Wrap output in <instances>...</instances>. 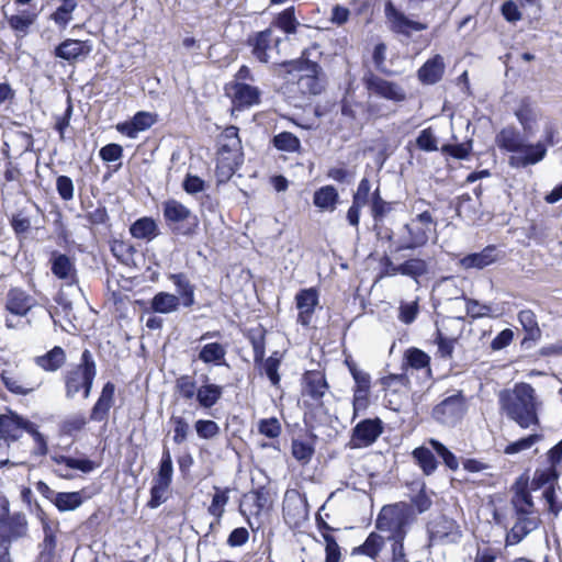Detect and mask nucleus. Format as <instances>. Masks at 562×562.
Segmentation results:
<instances>
[{"label":"nucleus","instance_id":"7c9ffc66","mask_svg":"<svg viewBox=\"0 0 562 562\" xmlns=\"http://www.w3.org/2000/svg\"><path fill=\"white\" fill-rule=\"evenodd\" d=\"M157 120L158 115L156 113L138 111L131 120L117 123L115 128L120 134L128 138H136L139 132L150 128Z\"/></svg>","mask_w":562,"mask_h":562},{"label":"nucleus","instance_id":"680f3d73","mask_svg":"<svg viewBox=\"0 0 562 562\" xmlns=\"http://www.w3.org/2000/svg\"><path fill=\"white\" fill-rule=\"evenodd\" d=\"M457 338L447 337L439 328L434 335V342L437 345V356L441 359H452Z\"/></svg>","mask_w":562,"mask_h":562},{"label":"nucleus","instance_id":"c756f323","mask_svg":"<svg viewBox=\"0 0 562 562\" xmlns=\"http://www.w3.org/2000/svg\"><path fill=\"white\" fill-rule=\"evenodd\" d=\"M371 181L363 177L352 194V203L347 211L349 225L358 227L360 223L361 209L371 204Z\"/></svg>","mask_w":562,"mask_h":562},{"label":"nucleus","instance_id":"a18cd8bd","mask_svg":"<svg viewBox=\"0 0 562 562\" xmlns=\"http://www.w3.org/2000/svg\"><path fill=\"white\" fill-rule=\"evenodd\" d=\"M395 202L385 201L378 187L371 194L370 213L374 222V231L380 227L385 216L394 210Z\"/></svg>","mask_w":562,"mask_h":562},{"label":"nucleus","instance_id":"f3484780","mask_svg":"<svg viewBox=\"0 0 562 562\" xmlns=\"http://www.w3.org/2000/svg\"><path fill=\"white\" fill-rule=\"evenodd\" d=\"M432 506V499L428 493L425 484L422 488L411 497L409 503L397 502L394 504L384 505L380 512L394 509L397 513H402L407 519V527L411 526L416 515L428 512Z\"/></svg>","mask_w":562,"mask_h":562},{"label":"nucleus","instance_id":"2f4dec72","mask_svg":"<svg viewBox=\"0 0 562 562\" xmlns=\"http://www.w3.org/2000/svg\"><path fill=\"white\" fill-rule=\"evenodd\" d=\"M38 14L36 8L30 5V8L20 10L18 13L5 15V21L15 36L24 37L37 21Z\"/></svg>","mask_w":562,"mask_h":562},{"label":"nucleus","instance_id":"69168bd1","mask_svg":"<svg viewBox=\"0 0 562 562\" xmlns=\"http://www.w3.org/2000/svg\"><path fill=\"white\" fill-rule=\"evenodd\" d=\"M472 149H473L472 140H465L460 144H443L440 147L441 154L450 156L458 160L468 159L472 153Z\"/></svg>","mask_w":562,"mask_h":562},{"label":"nucleus","instance_id":"864d4df0","mask_svg":"<svg viewBox=\"0 0 562 562\" xmlns=\"http://www.w3.org/2000/svg\"><path fill=\"white\" fill-rule=\"evenodd\" d=\"M226 348L220 342L205 344L199 351V360L209 364L222 366L225 363Z\"/></svg>","mask_w":562,"mask_h":562},{"label":"nucleus","instance_id":"bf43d9fd","mask_svg":"<svg viewBox=\"0 0 562 562\" xmlns=\"http://www.w3.org/2000/svg\"><path fill=\"white\" fill-rule=\"evenodd\" d=\"M61 4L50 14L49 19L59 29H66L72 19V12L77 8L76 0H60Z\"/></svg>","mask_w":562,"mask_h":562},{"label":"nucleus","instance_id":"a878e982","mask_svg":"<svg viewBox=\"0 0 562 562\" xmlns=\"http://www.w3.org/2000/svg\"><path fill=\"white\" fill-rule=\"evenodd\" d=\"M92 50L89 41L66 38L54 48V56L67 61L69 65H76L85 60Z\"/></svg>","mask_w":562,"mask_h":562},{"label":"nucleus","instance_id":"09e8293b","mask_svg":"<svg viewBox=\"0 0 562 562\" xmlns=\"http://www.w3.org/2000/svg\"><path fill=\"white\" fill-rule=\"evenodd\" d=\"M412 458L415 464L422 470L423 474L426 476L434 474L438 468V461L434 452L427 447H416L412 451Z\"/></svg>","mask_w":562,"mask_h":562},{"label":"nucleus","instance_id":"9d476101","mask_svg":"<svg viewBox=\"0 0 562 562\" xmlns=\"http://www.w3.org/2000/svg\"><path fill=\"white\" fill-rule=\"evenodd\" d=\"M164 221L171 234L193 236L199 227V220L189 207L175 199L162 202Z\"/></svg>","mask_w":562,"mask_h":562},{"label":"nucleus","instance_id":"c85d7f7f","mask_svg":"<svg viewBox=\"0 0 562 562\" xmlns=\"http://www.w3.org/2000/svg\"><path fill=\"white\" fill-rule=\"evenodd\" d=\"M36 305V300L22 288H10L5 295L4 310L12 316L25 317Z\"/></svg>","mask_w":562,"mask_h":562},{"label":"nucleus","instance_id":"4be33fe9","mask_svg":"<svg viewBox=\"0 0 562 562\" xmlns=\"http://www.w3.org/2000/svg\"><path fill=\"white\" fill-rule=\"evenodd\" d=\"M506 258V252L501 250L497 245L485 246L479 252H471L460 259L459 265L465 269L483 270L484 268L502 262Z\"/></svg>","mask_w":562,"mask_h":562},{"label":"nucleus","instance_id":"aec40b11","mask_svg":"<svg viewBox=\"0 0 562 562\" xmlns=\"http://www.w3.org/2000/svg\"><path fill=\"white\" fill-rule=\"evenodd\" d=\"M297 310L296 323L303 328H311L315 311L319 304V291L315 286L304 288L294 296Z\"/></svg>","mask_w":562,"mask_h":562},{"label":"nucleus","instance_id":"603ef678","mask_svg":"<svg viewBox=\"0 0 562 562\" xmlns=\"http://www.w3.org/2000/svg\"><path fill=\"white\" fill-rule=\"evenodd\" d=\"M245 497L247 502H251L249 513L254 516H259L263 510L269 509L272 504L270 492L265 486L251 491Z\"/></svg>","mask_w":562,"mask_h":562},{"label":"nucleus","instance_id":"20e7f679","mask_svg":"<svg viewBox=\"0 0 562 562\" xmlns=\"http://www.w3.org/2000/svg\"><path fill=\"white\" fill-rule=\"evenodd\" d=\"M244 161L239 130L229 125L217 137L215 173L218 181H227Z\"/></svg>","mask_w":562,"mask_h":562},{"label":"nucleus","instance_id":"de8ad7c7","mask_svg":"<svg viewBox=\"0 0 562 562\" xmlns=\"http://www.w3.org/2000/svg\"><path fill=\"white\" fill-rule=\"evenodd\" d=\"M338 202L339 193L331 184L321 187L313 194L314 205L322 211L335 210Z\"/></svg>","mask_w":562,"mask_h":562},{"label":"nucleus","instance_id":"8fccbe9b","mask_svg":"<svg viewBox=\"0 0 562 562\" xmlns=\"http://www.w3.org/2000/svg\"><path fill=\"white\" fill-rule=\"evenodd\" d=\"M497 146L508 153H519L522 148V137L515 127L508 126L501 130L496 135Z\"/></svg>","mask_w":562,"mask_h":562},{"label":"nucleus","instance_id":"a211bd4d","mask_svg":"<svg viewBox=\"0 0 562 562\" xmlns=\"http://www.w3.org/2000/svg\"><path fill=\"white\" fill-rule=\"evenodd\" d=\"M383 432V423L380 418H366L360 420L351 431L347 447L362 449L372 446Z\"/></svg>","mask_w":562,"mask_h":562},{"label":"nucleus","instance_id":"4d7b16f0","mask_svg":"<svg viewBox=\"0 0 562 562\" xmlns=\"http://www.w3.org/2000/svg\"><path fill=\"white\" fill-rule=\"evenodd\" d=\"M274 148L286 153H300L301 140L292 132L283 131L272 137Z\"/></svg>","mask_w":562,"mask_h":562},{"label":"nucleus","instance_id":"0eeeda50","mask_svg":"<svg viewBox=\"0 0 562 562\" xmlns=\"http://www.w3.org/2000/svg\"><path fill=\"white\" fill-rule=\"evenodd\" d=\"M380 512L375 518V529L386 532V541L390 542L391 558L389 562H409L404 548V541L408 533L407 519L402 513L394 509Z\"/></svg>","mask_w":562,"mask_h":562},{"label":"nucleus","instance_id":"6e6552de","mask_svg":"<svg viewBox=\"0 0 562 562\" xmlns=\"http://www.w3.org/2000/svg\"><path fill=\"white\" fill-rule=\"evenodd\" d=\"M244 336L249 341L254 351V363L260 373H265L272 386L279 387L281 375L279 369L281 359L277 357L278 352H273L268 358L266 356L267 329L262 324L250 327L244 331Z\"/></svg>","mask_w":562,"mask_h":562},{"label":"nucleus","instance_id":"79ce46f5","mask_svg":"<svg viewBox=\"0 0 562 562\" xmlns=\"http://www.w3.org/2000/svg\"><path fill=\"white\" fill-rule=\"evenodd\" d=\"M0 380L4 387L14 395L26 396L38 387V384L23 382L10 370H2L0 373Z\"/></svg>","mask_w":562,"mask_h":562},{"label":"nucleus","instance_id":"ddd939ff","mask_svg":"<svg viewBox=\"0 0 562 562\" xmlns=\"http://www.w3.org/2000/svg\"><path fill=\"white\" fill-rule=\"evenodd\" d=\"M224 94L231 100L233 109L237 111L250 109L261 102V90L247 82H226Z\"/></svg>","mask_w":562,"mask_h":562},{"label":"nucleus","instance_id":"2eb2a0df","mask_svg":"<svg viewBox=\"0 0 562 562\" xmlns=\"http://www.w3.org/2000/svg\"><path fill=\"white\" fill-rule=\"evenodd\" d=\"M280 44L281 38L273 36L271 27L251 32L245 41V45L249 48L252 58L260 64H268L270 61V52L273 48H278Z\"/></svg>","mask_w":562,"mask_h":562},{"label":"nucleus","instance_id":"1a4fd4ad","mask_svg":"<svg viewBox=\"0 0 562 562\" xmlns=\"http://www.w3.org/2000/svg\"><path fill=\"white\" fill-rule=\"evenodd\" d=\"M329 383L321 370H306L301 379V397L305 412L326 413L324 397L329 392Z\"/></svg>","mask_w":562,"mask_h":562},{"label":"nucleus","instance_id":"e433bc0d","mask_svg":"<svg viewBox=\"0 0 562 562\" xmlns=\"http://www.w3.org/2000/svg\"><path fill=\"white\" fill-rule=\"evenodd\" d=\"M301 23L296 18V10L294 5H290L279 13H277L270 22L268 27L277 29L285 35H294L297 33Z\"/></svg>","mask_w":562,"mask_h":562},{"label":"nucleus","instance_id":"c9c22d12","mask_svg":"<svg viewBox=\"0 0 562 562\" xmlns=\"http://www.w3.org/2000/svg\"><path fill=\"white\" fill-rule=\"evenodd\" d=\"M203 384L196 391V402L204 409L212 408L223 396L224 387L216 383H209V376L203 374Z\"/></svg>","mask_w":562,"mask_h":562},{"label":"nucleus","instance_id":"5701e85b","mask_svg":"<svg viewBox=\"0 0 562 562\" xmlns=\"http://www.w3.org/2000/svg\"><path fill=\"white\" fill-rule=\"evenodd\" d=\"M550 467L536 469L533 477L529 481L530 490L537 491L547 484H553L559 477L555 467L562 461V439L547 452Z\"/></svg>","mask_w":562,"mask_h":562},{"label":"nucleus","instance_id":"423d86ee","mask_svg":"<svg viewBox=\"0 0 562 562\" xmlns=\"http://www.w3.org/2000/svg\"><path fill=\"white\" fill-rule=\"evenodd\" d=\"M95 376V360L92 352L89 349H85L80 355L79 362L72 364L63 373L65 396L74 398L76 395L81 394L82 398L87 400L91 394Z\"/></svg>","mask_w":562,"mask_h":562},{"label":"nucleus","instance_id":"13d9d810","mask_svg":"<svg viewBox=\"0 0 562 562\" xmlns=\"http://www.w3.org/2000/svg\"><path fill=\"white\" fill-rule=\"evenodd\" d=\"M405 364L415 370L427 369L430 371V357L424 350L411 347L404 352Z\"/></svg>","mask_w":562,"mask_h":562},{"label":"nucleus","instance_id":"412c9836","mask_svg":"<svg viewBox=\"0 0 562 562\" xmlns=\"http://www.w3.org/2000/svg\"><path fill=\"white\" fill-rule=\"evenodd\" d=\"M512 504L520 521H528L527 516L533 513V501L530 494L529 476L519 475L512 486Z\"/></svg>","mask_w":562,"mask_h":562},{"label":"nucleus","instance_id":"774afa93","mask_svg":"<svg viewBox=\"0 0 562 562\" xmlns=\"http://www.w3.org/2000/svg\"><path fill=\"white\" fill-rule=\"evenodd\" d=\"M258 431L267 438L276 439L281 435L282 426L277 417L262 418L258 423Z\"/></svg>","mask_w":562,"mask_h":562},{"label":"nucleus","instance_id":"052dcab7","mask_svg":"<svg viewBox=\"0 0 562 562\" xmlns=\"http://www.w3.org/2000/svg\"><path fill=\"white\" fill-rule=\"evenodd\" d=\"M83 503L81 492H58L54 505L59 512L75 510Z\"/></svg>","mask_w":562,"mask_h":562},{"label":"nucleus","instance_id":"4468645a","mask_svg":"<svg viewBox=\"0 0 562 562\" xmlns=\"http://www.w3.org/2000/svg\"><path fill=\"white\" fill-rule=\"evenodd\" d=\"M384 14L389 30L397 36L411 38L414 32H422L428 27L424 22L409 19L392 1L385 3Z\"/></svg>","mask_w":562,"mask_h":562},{"label":"nucleus","instance_id":"f8f14e48","mask_svg":"<svg viewBox=\"0 0 562 562\" xmlns=\"http://www.w3.org/2000/svg\"><path fill=\"white\" fill-rule=\"evenodd\" d=\"M362 85L369 97H376L393 103H402L407 98L401 85L384 79L371 70L363 75Z\"/></svg>","mask_w":562,"mask_h":562},{"label":"nucleus","instance_id":"dca6fc26","mask_svg":"<svg viewBox=\"0 0 562 562\" xmlns=\"http://www.w3.org/2000/svg\"><path fill=\"white\" fill-rule=\"evenodd\" d=\"M431 543H457L462 537L460 525L451 517L440 515L427 525Z\"/></svg>","mask_w":562,"mask_h":562},{"label":"nucleus","instance_id":"b1692460","mask_svg":"<svg viewBox=\"0 0 562 562\" xmlns=\"http://www.w3.org/2000/svg\"><path fill=\"white\" fill-rule=\"evenodd\" d=\"M31 423L32 420L8 408L7 413L0 414V439L8 443L18 441Z\"/></svg>","mask_w":562,"mask_h":562},{"label":"nucleus","instance_id":"cd10ccee","mask_svg":"<svg viewBox=\"0 0 562 562\" xmlns=\"http://www.w3.org/2000/svg\"><path fill=\"white\" fill-rule=\"evenodd\" d=\"M71 445L69 446H60L53 445L49 448V459L56 465H64L70 470H79L83 473H89L94 470L95 464L90 459H77L68 454Z\"/></svg>","mask_w":562,"mask_h":562},{"label":"nucleus","instance_id":"0e129e2a","mask_svg":"<svg viewBox=\"0 0 562 562\" xmlns=\"http://www.w3.org/2000/svg\"><path fill=\"white\" fill-rule=\"evenodd\" d=\"M429 446L437 453L439 458L442 459L443 464L451 471H457L459 469V461L456 454L450 451L442 442L437 439H429Z\"/></svg>","mask_w":562,"mask_h":562},{"label":"nucleus","instance_id":"f03ea898","mask_svg":"<svg viewBox=\"0 0 562 562\" xmlns=\"http://www.w3.org/2000/svg\"><path fill=\"white\" fill-rule=\"evenodd\" d=\"M310 49L304 48L297 58L274 64L277 76L290 83L292 92L302 100L319 95L326 87L321 64L310 59Z\"/></svg>","mask_w":562,"mask_h":562},{"label":"nucleus","instance_id":"f704fd0d","mask_svg":"<svg viewBox=\"0 0 562 562\" xmlns=\"http://www.w3.org/2000/svg\"><path fill=\"white\" fill-rule=\"evenodd\" d=\"M521 156H512L509 162L513 167H527L541 161L547 154V146L543 143L522 144L519 150Z\"/></svg>","mask_w":562,"mask_h":562},{"label":"nucleus","instance_id":"37998d69","mask_svg":"<svg viewBox=\"0 0 562 562\" xmlns=\"http://www.w3.org/2000/svg\"><path fill=\"white\" fill-rule=\"evenodd\" d=\"M168 279L173 283L179 293V299L184 307H191L195 303L194 285L183 272L170 273Z\"/></svg>","mask_w":562,"mask_h":562},{"label":"nucleus","instance_id":"e2e57ef3","mask_svg":"<svg viewBox=\"0 0 562 562\" xmlns=\"http://www.w3.org/2000/svg\"><path fill=\"white\" fill-rule=\"evenodd\" d=\"M175 389L179 396L184 401H191L196 397V382L193 376L189 374H182L177 378Z\"/></svg>","mask_w":562,"mask_h":562},{"label":"nucleus","instance_id":"a19ab883","mask_svg":"<svg viewBox=\"0 0 562 562\" xmlns=\"http://www.w3.org/2000/svg\"><path fill=\"white\" fill-rule=\"evenodd\" d=\"M386 538L382 537L379 532L372 531L368 535L364 542L351 550V555H364L375 561L384 544Z\"/></svg>","mask_w":562,"mask_h":562},{"label":"nucleus","instance_id":"39448f33","mask_svg":"<svg viewBox=\"0 0 562 562\" xmlns=\"http://www.w3.org/2000/svg\"><path fill=\"white\" fill-rule=\"evenodd\" d=\"M115 390L116 386L113 382H105L101 389V393L98 400L90 409L89 418H87L81 413L64 418L58 424L59 436H75L86 428L88 420L106 423L109 419L110 409L114 405Z\"/></svg>","mask_w":562,"mask_h":562},{"label":"nucleus","instance_id":"3c124183","mask_svg":"<svg viewBox=\"0 0 562 562\" xmlns=\"http://www.w3.org/2000/svg\"><path fill=\"white\" fill-rule=\"evenodd\" d=\"M214 494L212 496L211 504L207 507V513L215 519L216 524H220L224 513L225 506L229 501V487L214 486Z\"/></svg>","mask_w":562,"mask_h":562},{"label":"nucleus","instance_id":"72a5a7b5","mask_svg":"<svg viewBox=\"0 0 562 562\" xmlns=\"http://www.w3.org/2000/svg\"><path fill=\"white\" fill-rule=\"evenodd\" d=\"M445 74L443 57L439 54L427 59L417 70L418 80L423 85H435L439 82Z\"/></svg>","mask_w":562,"mask_h":562},{"label":"nucleus","instance_id":"7ed1b4c3","mask_svg":"<svg viewBox=\"0 0 562 562\" xmlns=\"http://www.w3.org/2000/svg\"><path fill=\"white\" fill-rule=\"evenodd\" d=\"M501 409L520 428L527 429L539 426V408L541 402L537 398L533 386L526 382L515 384L512 391L503 390L498 396Z\"/></svg>","mask_w":562,"mask_h":562},{"label":"nucleus","instance_id":"5fc2aeb1","mask_svg":"<svg viewBox=\"0 0 562 562\" xmlns=\"http://www.w3.org/2000/svg\"><path fill=\"white\" fill-rule=\"evenodd\" d=\"M43 521L44 539L42 542V549L40 551L38 559L41 562H52L55 555L57 540L55 531L49 526V522L45 519Z\"/></svg>","mask_w":562,"mask_h":562},{"label":"nucleus","instance_id":"338daca9","mask_svg":"<svg viewBox=\"0 0 562 562\" xmlns=\"http://www.w3.org/2000/svg\"><path fill=\"white\" fill-rule=\"evenodd\" d=\"M196 436L203 440H211L221 432L218 424L212 419H198L194 423Z\"/></svg>","mask_w":562,"mask_h":562},{"label":"nucleus","instance_id":"f257e3e1","mask_svg":"<svg viewBox=\"0 0 562 562\" xmlns=\"http://www.w3.org/2000/svg\"><path fill=\"white\" fill-rule=\"evenodd\" d=\"M437 238V220L429 210L409 218L395 236L393 229L381 224L376 227V239L389 245V252L380 259L379 278L403 276L416 282L429 273L427 260L420 257H411L401 263H394L393 259H400L403 251H415L425 248Z\"/></svg>","mask_w":562,"mask_h":562},{"label":"nucleus","instance_id":"6e6d98bb","mask_svg":"<svg viewBox=\"0 0 562 562\" xmlns=\"http://www.w3.org/2000/svg\"><path fill=\"white\" fill-rule=\"evenodd\" d=\"M26 434L33 439V448L31 454L35 458H44L48 456L49 446L47 437L40 431V426L32 422Z\"/></svg>","mask_w":562,"mask_h":562},{"label":"nucleus","instance_id":"bb28decb","mask_svg":"<svg viewBox=\"0 0 562 562\" xmlns=\"http://www.w3.org/2000/svg\"><path fill=\"white\" fill-rule=\"evenodd\" d=\"M0 535L11 542L29 536V521L23 512L8 513L0 518Z\"/></svg>","mask_w":562,"mask_h":562},{"label":"nucleus","instance_id":"49530a36","mask_svg":"<svg viewBox=\"0 0 562 562\" xmlns=\"http://www.w3.org/2000/svg\"><path fill=\"white\" fill-rule=\"evenodd\" d=\"M181 305L179 296L169 292H158L150 300L149 311L153 313L169 314L176 312Z\"/></svg>","mask_w":562,"mask_h":562},{"label":"nucleus","instance_id":"58836bf2","mask_svg":"<svg viewBox=\"0 0 562 562\" xmlns=\"http://www.w3.org/2000/svg\"><path fill=\"white\" fill-rule=\"evenodd\" d=\"M518 321L524 329L525 336L521 340V346L527 342H536L541 338V329L538 324L537 315L532 310H521L518 315Z\"/></svg>","mask_w":562,"mask_h":562},{"label":"nucleus","instance_id":"4c0bfd02","mask_svg":"<svg viewBox=\"0 0 562 562\" xmlns=\"http://www.w3.org/2000/svg\"><path fill=\"white\" fill-rule=\"evenodd\" d=\"M67 355L63 347L55 346L47 352L34 358V363L45 372H56L65 366Z\"/></svg>","mask_w":562,"mask_h":562},{"label":"nucleus","instance_id":"6ab92c4d","mask_svg":"<svg viewBox=\"0 0 562 562\" xmlns=\"http://www.w3.org/2000/svg\"><path fill=\"white\" fill-rule=\"evenodd\" d=\"M465 401L461 393L446 397L432 408V417L446 426H456L464 416Z\"/></svg>","mask_w":562,"mask_h":562},{"label":"nucleus","instance_id":"ea45409f","mask_svg":"<svg viewBox=\"0 0 562 562\" xmlns=\"http://www.w3.org/2000/svg\"><path fill=\"white\" fill-rule=\"evenodd\" d=\"M317 436L315 434H310L307 440L302 439H292L291 442V453L292 457L301 464H308L314 454H315V445H316Z\"/></svg>","mask_w":562,"mask_h":562},{"label":"nucleus","instance_id":"c03bdc74","mask_svg":"<svg viewBox=\"0 0 562 562\" xmlns=\"http://www.w3.org/2000/svg\"><path fill=\"white\" fill-rule=\"evenodd\" d=\"M130 234L136 239L150 241L159 235V229L153 217L143 216L130 226Z\"/></svg>","mask_w":562,"mask_h":562},{"label":"nucleus","instance_id":"9b49d317","mask_svg":"<svg viewBox=\"0 0 562 562\" xmlns=\"http://www.w3.org/2000/svg\"><path fill=\"white\" fill-rule=\"evenodd\" d=\"M173 476V465L170 449L167 446L162 447L161 458L158 464V471L153 477L150 487V497L147 502L149 508L159 507L166 499Z\"/></svg>","mask_w":562,"mask_h":562},{"label":"nucleus","instance_id":"473e14b6","mask_svg":"<svg viewBox=\"0 0 562 562\" xmlns=\"http://www.w3.org/2000/svg\"><path fill=\"white\" fill-rule=\"evenodd\" d=\"M283 518L290 527H300L307 518V508L300 496H286L282 506Z\"/></svg>","mask_w":562,"mask_h":562},{"label":"nucleus","instance_id":"393cba45","mask_svg":"<svg viewBox=\"0 0 562 562\" xmlns=\"http://www.w3.org/2000/svg\"><path fill=\"white\" fill-rule=\"evenodd\" d=\"M48 263L54 277L65 282L66 285L78 283L76 259L58 250L49 254Z\"/></svg>","mask_w":562,"mask_h":562}]
</instances>
